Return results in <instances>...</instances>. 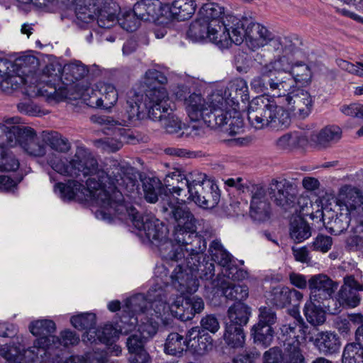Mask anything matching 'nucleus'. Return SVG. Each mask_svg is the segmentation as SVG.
Wrapping results in <instances>:
<instances>
[{
	"instance_id": "ddd939ff",
	"label": "nucleus",
	"mask_w": 363,
	"mask_h": 363,
	"mask_svg": "<svg viewBox=\"0 0 363 363\" xmlns=\"http://www.w3.org/2000/svg\"><path fill=\"white\" fill-rule=\"evenodd\" d=\"M190 179L193 184L189 188L187 200L203 208L216 207L220 199V190L216 182L201 172L193 174Z\"/></svg>"
},
{
	"instance_id": "6e6552de",
	"label": "nucleus",
	"mask_w": 363,
	"mask_h": 363,
	"mask_svg": "<svg viewBox=\"0 0 363 363\" xmlns=\"http://www.w3.org/2000/svg\"><path fill=\"white\" fill-rule=\"evenodd\" d=\"M155 274L157 283L148 290L146 296L138 294L129 300V303L131 311L143 312L152 318H160L165 323V320L172 316V303L167 302L165 291L159 281L167 285L168 282L163 278L167 277L169 271L162 264L156 267Z\"/></svg>"
},
{
	"instance_id": "4c0bfd02",
	"label": "nucleus",
	"mask_w": 363,
	"mask_h": 363,
	"mask_svg": "<svg viewBox=\"0 0 363 363\" xmlns=\"http://www.w3.org/2000/svg\"><path fill=\"white\" fill-rule=\"evenodd\" d=\"M227 315L229 322L226 324H233L234 326L243 328L249 321L251 311L246 304L238 301L229 307Z\"/></svg>"
},
{
	"instance_id": "aec40b11",
	"label": "nucleus",
	"mask_w": 363,
	"mask_h": 363,
	"mask_svg": "<svg viewBox=\"0 0 363 363\" xmlns=\"http://www.w3.org/2000/svg\"><path fill=\"white\" fill-rule=\"evenodd\" d=\"M268 191L276 205L285 209L293 206L296 200V186L286 179H272Z\"/></svg>"
},
{
	"instance_id": "2eb2a0df",
	"label": "nucleus",
	"mask_w": 363,
	"mask_h": 363,
	"mask_svg": "<svg viewBox=\"0 0 363 363\" xmlns=\"http://www.w3.org/2000/svg\"><path fill=\"white\" fill-rule=\"evenodd\" d=\"M35 58L33 56H26L19 58L14 63L0 58V85L2 89H15L18 84H28L30 76L20 77V74H26L27 65H33Z\"/></svg>"
},
{
	"instance_id": "9b49d317",
	"label": "nucleus",
	"mask_w": 363,
	"mask_h": 363,
	"mask_svg": "<svg viewBox=\"0 0 363 363\" xmlns=\"http://www.w3.org/2000/svg\"><path fill=\"white\" fill-rule=\"evenodd\" d=\"M285 62L286 57L282 56L262 65L259 74L255 77L250 82L252 89L257 93L265 94L270 91L277 98L281 93H284V85L286 86L287 84L282 81V74L286 73L289 68Z\"/></svg>"
},
{
	"instance_id": "e2e57ef3",
	"label": "nucleus",
	"mask_w": 363,
	"mask_h": 363,
	"mask_svg": "<svg viewBox=\"0 0 363 363\" xmlns=\"http://www.w3.org/2000/svg\"><path fill=\"white\" fill-rule=\"evenodd\" d=\"M212 347V338L206 333H203L201 337H199L196 341H194L188 349L192 350V352L202 355L207 352Z\"/></svg>"
},
{
	"instance_id": "9d476101",
	"label": "nucleus",
	"mask_w": 363,
	"mask_h": 363,
	"mask_svg": "<svg viewBox=\"0 0 363 363\" xmlns=\"http://www.w3.org/2000/svg\"><path fill=\"white\" fill-rule=\"evenodd\" d=\"M19 123V118L13 117L0 123V131L6 137L2 145L9 147L18 144L26 152L35 157L43 156L45 145L41 143L35 130L30 127L15 125Z\"/></svg>"
},
{
	"instance_id": "0e129e2a",
	"label": "nucleus",
	"mask_w": 363,
	"mask_h": 363,
	"mask_svg": "<svg viewBox=\"0 0 363 363\" xmlns=\"http://www.w3.org/2000/svg\"><path fill=\"white\" fill-rule=\"evenodd\" d=\"M62 2H67L69 4H76V14L79 19L82 20L84 22L89 23L94 18V12L91 11V8L89 7L91 4H89V6L85 5L82 6V0H61Z\"/></svg>"
},
{
	"instance_id": "49530a36",
	"label": "nucleus",
	"mask_w": 363,
	"mask_h": 363,
	"mask_svg": "<svg viewBox=\"0 0 363 363\" xmlns=\"http://www.w3.org/2000/svg\"><path fill=\"white\" fill-rule=\"evenodd\" d=\"M362 297L357 291L347 287H341L337 294L336 300L340 312V306L354 308L358 306L361 302Z\"/></svg>"
},
{
	"instance_id": "338daca9",
	"label": "nucleus",
	"mask_w": 363,
	"mask_h": 363,
	"mask_svg": "<svg viewBox=\"0 0 363 363\" xmlns=\"http://www.w3.org/2000/svg\"><path fill=\"white\" fill-rule=\"evenodd\" d=\"M258 323L272 327L277 322L276 312L269 307L261 306L259 308Z\"/></svg>"
},
{
	"instance_id": "c85d7f7f",
	"label": "nucleus",
	"mask_w": 363,
	"mask_h": 363,
	"mask_svg": "<svg viewBox=\"0 0 363 363\" xmlns=\"http://www.w3.org/2000/svg\"><path fill=\"white\" fill-rule=\"evenodd\" d=\"M271 34L264 26L251 21L247 26L246 43L250 50H257L267 45Z\"/></svg>"
},
{
	"instance_id": "09e8293b",
	"label": "nucleus",
	"mask_w": 363,
	"mask_h": 363,
	"mask_svg": "<svg viewBox=\"0 0 363 363\" xmlns=\"http://www.w3.org/2000/svg\"><path fill=\"white\" fill-rule=\"evenodd\" d=\"M188 347L183 336L177 333H170L164 344V352L170 355L181 354Z\"/></svg>"
},
{
	"instance_id": "dca6fc26",
	"label": "nucleus",
	"mask_w": 363,
	"mask_h": 363,
	"mask_svg": "<svg viewBox=\"0 0 363 363\" xmlns=\"http://www.w3.org/2000/svg\"><path fill=\"white\" fill-rule=\"evenodd\" d=\"M281 93L278 96L279 104L288 111H292L299 118H305L311 113L313 100L310 93L300 86Z\"/></svg>"
},
{
	"instance_id": "4468645a",
	"label": "nucleus",
	"mask_w": 363,
	"mask_h": 363,
	"mask_svg": "<svg viewBox=\"0 0 363 363\" xmlns=\"http://www.w3.org/2000/svg\"><path fill=\"white\" fill-rule=\"evenodd\" d=\"M337 286V283L327 275L323 274L313 275L308 279L309 300L318 302V304L324 306L330 313H337V303L333 298Z\"/></svg>"
},
{
	"instance_id": "6e6d98bb",
	"label": "nucleus",
	"mask_w": 363,
	"mask_h": 363,
	"mask_svg": "<svg viewBox=\"0 0 363 363\" xmlns=\"http://www.w3.org/2000/svg\"><path fill=\"white\" fill-rule=\"evenodd\" d=\"M303 140V138L298 133H286L276 140L275 145L278 150L290 151Z\"/></svg>"
},
{
	"instance_id": "f3484780",
	"label": "nucleus",
	"mask_w": 363,
	"mask_h": 363,
	"mask_svg": "<svg viewBox=\"0 0 363 363\" xmlns=\"http://www.w3.org/2000/svg\"><path fill=\"white\" fill-rule=\"evenodd\" d=\"M226 22L218 33V48L225 49L232 43L240 45L244 38H247V26L250 23L247 19L242 21L233 15L225 16Z\"/></svg>"
},
{
	"instance_id": "052dcab7",
	"label": "nucleus",
	"mask_w": 363,
	"mask_h": 363,
	"mask_svg": "<svg viewBox=\"0 0 363 363\" xmlns=\"http://www.w3.org/2000/svg\"><path fill=\"white\" fill-rule=\"evenodd\" d=\"M290 235L297 242H301L311 235V228L305 222L292 223Z\"/></svg>"
},
{
	"instance_id": "603ef678",
	"label": "nucleus",
	"mask_w": 363,
	"mask_h": 363,
	"mask_svg": "<svg viewBox=\"0 0 363 363\" xmlns=\"http://www.w3.org/2000/svg\"><path fill=\"white\" fill-rule=\"evenodd\" d=\"M286 345L283 363H304L305 357L300 349L299 340H293Z\"/></svg>"
},
{
	"instance_id": "7c9ffc66",
	"label": "nucleus",
	"mask_w": 363,
	"mask_h": 363,
	"mask_svg": "<svg viewBox=\"0 0 363 363\" xmlns=\"http://www.w3.org/2000/svg\"><path fill=\"white\" fill-rule=\"evenodd\" d=\"M200 9L201 18L208 21L210 25L213 26L218 30L225 29L223 27L226 19L224 20L225 9L218 3L212 2L211 0H207Z\"/></svg>"
},
{
	"instance_id": "69168bd1",
	"label": "nucleus",
	"mask_w": 363,
	"mask_h": 363,
	"mask_svg": "<svg viewBox=\"0 0 363 363\" xmlns=\"http://www.w3.org/2000/svg\"><path fill=\"white\" fill-rule=\"evenodd\" d=\"M239 109L233 110L230 107L228 106V119H227V124L229 121V126H230V132L231 133H238L240 132V130L243 127V121L242 118L240 116ZM225 123L223 125H224Z\"/></svg>"
},
{
	"instance_id": "bb28decb",
	"label": "nucleus",
	"mask_w": 363,
	"mask_h": 363,
	"mask_svg": "<svg viewBox=\"0 0 363 363\" xmlns=\"http://www.w3.org/2000/svg\"><path fill=\"white\" fill-rule=\"evenodd\" d=\"M199 171L194 170L188 174L179 169H174L173 172L168 173L164 179V184L166 189H167L172 194H176L179 196H182L185 192V188L187 189V192L193 183L190 182V177L193 174L199 173Z\"/></svg>"
},
{
	"instance_id": "680f3d73",
	"label": "nucleus",
	"mask_w": 363,
	"mask_h": 363,
	"mask_svg": "<svg viewBox=\"0 0 363 363\" xmlns=\"http://www.w3.org/2000/svg\"><path fill=\"white\" fill-rule=\"evenodd\" d=\"M222 274L233 281H241L247 277V272L239 268L233 262L232 259L225 266H222Z\"/></svg>"
},
{
	"instance_id": "473e14b6",
	"label": "nucleus",
	"mask_w": 363,
	"mask_h": 363,
	"mask_svg": "<svg viewBox=\"0 0 363 363\" xmlns=\"http://www.w3.org/2000/svg\"><path fill=\"white\" fill-rule=\"evenodd\" d=\"M169 10V18L179 21L189 20L194 14L196 4L194 0H174L171 4L165 6Z\"/></svg>"
},
{
	"instance_id": "58836bf2",
	"label": "nucleus",
	"mask_w": 363,
	"mask_h": 363,
	"mask_svg": "<svg viewBox=\"0 0 363 363\" xmlns=\"http://www.w3.org/2000/svg\"><path fill=\"white\" fill-rule=\"evenodd\" d=\"M124 129H118L114 131V137H106L104 138L93 140L94 145L105 152H116L120 150L123 143L126 140V136L123 134Z\"/></svg>"
},
{
	"instance_id": "13d9d810",
	"label": "nucleus",
	"mask_w": 363,
	"mask_h": 363,
	"mask_svg": "<svg viewBox=\"0 0 363 363\" xmlns=\"http://www.w3.org/2000/svg\"><path fill=\"white\" fill-rule=\"evenodd\" d=\"M19 165L18 160L13 154L7 152L4 147H0V171L14 172Z\"/></svg>"
},
{
	"instance_id": "f257e3e1",
	"label": "nucleus",
	"mask_w": 363,
	"mask_h": 363,
	"mask_svg": "<svg viewBox=\"0 0 363 363\" xmlns=\"http://www.w3.org/2000/svg\"><path fill=\"white\" fill-rule=\"evenodd\" d=\"M48 164L56 172L66 177L79 178L90 176L86 185L69 179L66 183L58 182L54 191L63 200L91 201L101 209L96 213L102 219V212H108L113 205L114 194L121 189L130 194L138 191L139 183L134 169L128 166L115 165L111 173L99 169L97 160L88 149L77 146L75 153L69 160H50Z\"/></svg>"
},
{
	"instance_id": "5fc2aeb1",
	"label": "nucleus",
	"mask_w": 363,
	"mask_h": 363,
	"mask_svg": "<svg viewBox=\"0 0 363 363\" xmlns=\"http://www.w3.org/2000/svg\"><path fill=\"white\" fill-rule=\"evenodd\" d=\"M96 342L112 345L118 337L119 330L112 324H106L100 329L95 328Z\"/></svg>"
},
{
	"instance_id": "4d7b16f0",
	"label": "nucleus",
	"mask_w": 363,
	"mask_h": 363,
	"mask_svg": "<svg viewBox=\"0 0 363 363\" xmlns=\"http://www.w3.org/2000/svg\"><path fill=\"white\" fill-rule=\"evenodd\" d=\"M82 99L89 107L104 108L102 96L99 89L96 87V84L94 87L86 89L82 94Z\"/></svg>"
},
{
	"instance_id": "de8ad7c7",
	"label": "nucleus",
	"mask_w": 363,
	"mask_h": 363,
	"mask_svg": "<svg viewBox=\"0 0 363 363\" xmlns=\"http://www.w3.org/2000/svg\"><path fill=\"white\" fill-rule=\"evenodd\" d=\"M252 335L255 343L264 347L269 346L274 338V330L269 325L257 323L252 328Z\"/></svg>"
},
{
	"instance_id": "72a5a7b5",
	"label": "nucleus",
	"mask_w": 363,
	"mask_h": 363,
	"mask_svg": "<svg viewBox=\"0 0 363 363\" xmlns=\"http://www.w3.org/2000/svg\"><path fill=\"white\" fill-rule=\"evenodd\" d=\"M220 279V274H218L216 279L211 280V284L213 287L220 288L226 298L240 301L248 296V287L246 285L233 284Z\"/></svg>"
},
{
	"instance_id": "412c9836",
	"label": "nucleus",
	"mask_w": 363,
	"mask_h": 363,
	"mask_svg": "<svg viewBox=\"0 0 363 363\" xmlns=\"http://www.w3.org/2000/svg\"><path fill=\"white\" fill-rule=\"evenodd\" d=\"M139 20L133 11H127L118 18L115 12L106 9L100 10L96 18L97 24L101 28H111L118 23L123 29L128 32H133L138 28Z\"/></svg>"
},
{
	"instance_id": "c756f323",
	"label": "nucleus",
	"mask_w": 363,
	"mask_h": 363,
	"mask_svg": "<svg viewBox=\"0 0 363 363\" xmlns=\"http://www.w3.org/2000/svg\"><path fill=\"white\" fill-rule=\"evenodd\" d=\"M330 213H322L324 222L328 219L327 228L335 235H338L346 230L351 224L353 216L347 211L337 207L335 216H330Z\"/></svg>"
},
{
	"instance_id": "cd10ccee",
	"label": "nucleus",
	"mask_w": 363,
	"mask_h": 363,
	"mask_svg": "<svg viewBox=\"0 0 363 363\" xmlns=\"http://www.w3.org/2000/svg\"><path fill=\"white\" fill-rule=\"evenodd\" d=\"M306 337L313 343L320 353L325 355L337 352L340 347L339 337L333 333L318 332L314 335Z\"/></svg>"
},
{
	"instance_id": "0eeeda50",
	"label": "nucleus",
	"mask_w": 363,
	"mask_h": 363,
	"mask_svg": "<svg viewBox=\"0 0 363 363\" xmlns=\"http://www.w3.org/2000/svg\"><path fill=\"white\" fill-rule=\"evenodd\" d=\"M30 333L35 336H40L34 342L33 346L27 350L13 346L4 345L0 347V355L4 357L8 363H19L22 360L21 357L23 355L22 352L25 354L30 352L33 357H30L32 361L43 359L46 355L48 351L52 345H55L60 344L59 337L51 334L55 331L56 326L54 321L51 320H38L32 322L29 325Z\"/></svg>"
},
{
	"instance_id": "393cba45",
	"label": "nucleus",
	"mask_w": 363,
	"mask_h": 363,
	"mask_svg": "<svg viewBox=\"0 0 363 363\" xmlns=\"http://www.w3.org/2000/svg\"><path fill=\"white\" fill-rule=\"evenodd\" d=\"M165 9L160 0H140L134 4L133 12L141 21L157 22Z\"/></svg>"
},
{
	"instance_id": "7ed1b4c3",
	"label": "nucleus",
	"mask_w": 363,
	"mask_h": 363,
	"mask_svg": "<svg viewBox=\"0 0 363 363\" xmlns=\"http://www.w3.org/2000/svg\"><path fill=\"white\" fill-rule=\"evenodd\" d=\"M239 100H249L247 82L236 78L231 82L228 91H217L208 96L193 93L184 98V105L189 118L193 121H203L208 127L215 129L227 123L228 106L239 109Z\"/></svg>"
},
{
	"instance_id": "4be33fe9",
	"label": "nucleus",
	"mask_w": 363,
	"mask_h": 363,
	"mask_svg": "<svg viewBox=\"0 0 363 363\" xmlns=\"http://www.w3.org/2000/svg\"><path fill=\"white\" fill-rule=\"evenodd\" d=\"M284 63L289 65L286 73L282 74V81L287 84L286 86L284 85L285 91L294 86L308 85L311 82L312 72L308 65L303 62L290 65L286 58Z\"/></svg>"
},
{
	"instance_id": "8fccbe9b",
	"label": "nucleus",
	"mask_w": 363,
	"mask_h": 363,
	"mask_svg": "<svg viewBox=\"0 0 363 363\" xmlns=\"http://www.w3.org/2000/svg\"><path fill=\"white\" fill-rule=\"evenodd\" d=\"M106 352L96 350L87 352L84 356H71L64 363H105Z\"/></svg>"
},
{
	"instance_id": "39448f33",
	"label": "nucleus",
	"mask_w": 363,
	"mask_h": 363,
	"mask_svg": "<svg viewBox=\"0 0 363 363\" xmlns=\"http://www.w3.org/2000/svg\"><path fill=\"white\" fill-rule=\"evenodd\" d=\"M113 196V205L109 208L108 212H102V220L110 221L113 217L121 218V216L127 215L135 228L140 232H143L150 242L160 244V251L162 258L171 260L162 255V252L167 254L172 250L166 246V244L169 242L167 240V228L154 216L140 214L135 208L128 206L124 201L121 190L116 191Z\"/></svg>"
},
{
	"instance_id": "774afa93",
	"label": "nucleus",
	"mask_w": 363,
	"mask_h": 363,
	"mask_svg": "<svg viewBox=\"0 0 363 363\" xmlns=\"http://www.w3.org/2000/svg\"><path fill=\"white\" fill-rule=\"evenodd\" d=\"M333 245V239L331 237L324 235H318L311 243V247L314 251L328 252Z\"/></svg>"
},
{
	"instance_id": "5701e85b",
	"label": "nucleus",
	"mask_w": 363,
	"mask_h": 363,
	"mask_svg": "<svg viewBox=\"0 0 363 363\" xmlns=\"http://www.w3.org/2000/svg\"><path fill=\"white\" fill-rule=\"evenodd\" d=\"M59 77L57 74L47 76L43 73L39 82H36L35 87L38 95L46 99L48 102H59L67 98V91L61 87L57 88V82Z\"/></svg>"
},
{
	"instance_id": "1a4fd4ad",
	"label": "nucleus",
	"mask_w": 363,
	"mask_h": 363,
	"mask_svg": "<svg viewBox=\"0 0 363 363\" xmlns=\"http://www.w3.org/2000/svg\"><path fill=\"white\" fill-rule=\"evenodd\" d=\"M269 96L263 94L253 99L249 104L247 118L250 125L257 130L270 128L284 130L291 123L288 109Z\"/></svg>"
},
{
	"instance_id": "bf43d9fd",
	"label": "nucleus",
	"mask_w": 363,
	"mask_h": 363,
	"mask_svg": "<svg viewBox=\"0 0 363 363\" xmlns=\"http://www.w3.org/2000/svg\"><path fill=\"white\" fill-rule=\"evenodd\" d=\"M46 143L52 150L59 152L66 153L71 149L68 139L57 133L50 134L47 137Z\"/></svg>"
},
{
	"instance_id": "864d4df0",
	"label": "nucleus",
	"mask_w": 363,
	"mask_h": 363,
	"mask_svg": "<svg viewBox=\"0 0 363 363\" xmlns=\"http://www.w3.org/2000/svg\"><path fill=\"white\" fill-rule=\"evenodd\" d=\"M350 236L347 243L350 247H357L363 245V220L359 217H353L350 224Z\"/></svg>"
},
{
	"instance_id": "79ce46f5",
	"label": "nucleus",
	"mask_w": 363,
	"mask_h": 363,
	"mask_svg": "<svg viewBox=\"0 0 363 363\" xmlns=\"http://www.w3.org/2000/svg\"><path fill=\"white\" fill-rule=\"evenodd\" d=\"M179 292L182 296L177 297L176 300L172 303V316L177 318L182 321L191 320L196 313L191 307L186 298L183 296L189 293L182 294L180 291ZM189 294H191V293Z\"/></svg>"
},
{
	"instance_id": "6ab92c4d",
	"label": "nucleus",
	"mask_w": 363,
	"mask_h": 363,
	"mask_svg": "<svg viewBox=\"0 0 363 363\" xmlns=\"http://www.w3.org/2000/svg\"><path fill=\"white\" fill-rule=\"evenodd\" d=\"M337 207L347 211L353 217L363 216V193L351 185L342 186L336 197Z\"/></svg>"
},
{
	"instance_id": "c9c22d12",
	"label": "nucleus",
	"mask_w": 363,
	"mask_h": 363,
	"mask_svg": "<svg viewBox=\"0 0 363 363\" xmlns=\"http://www.w3.org/2000/svg\"><path fill=\"white\" fill-rule=\"evenodd\" d=\"M167 82V79L166 76L160 71H158L155 69H148L145 72V84L147 85V86L149 88L148 90L145 91V94H142L140 92H137L135 90H130L128 93V99H129V95L131 91H135L138 95L143 96V101H140L138 102L139 104H146L148 102L149 99L147 98V94L152 90H165L166 89L163 87H157L158 86H161L162 84H164Z\"/></svg>"
},
{
	"instance_id": "f03ea898",
	"label": "nucleus",
	"mask_w": 363,
	"mask_h": 363,
	"mask_svg": "<svg viewBox=\"0 0 363 363\" xmlns=\"http://www.w3.org/2000/svg\"><path fill=\"white\" fill-rule=\"evenodd\" d=\"M167 203L162 208L175 224L174 238L177 245L168 242L166 246L171 248L169 253L162 252L167 259L178 262L186 257V265L191 270L199 272L201 278L209 279L213 275V265L205 260L201 262V256L196 252L206 249V241L196 233V220L186 206L177 205V199H171L165 195Z\"/></svg>"
},
{
	"instance_id": "f704fd0d",
	"label": "nucleus",
	"mask_w": 363,
	"mask_h": 363,
	"mask_svg": "<svg viewBox=\"0 0 363 363\" xmlns=\"http://www.w3.org/2000/svg\"><path fill=\"white\" fill-rule=\"evenodd\" d=\"M355 337V342L345 347L342 363H363V327L356 332Z\"/></svg>"
},
{
	"instance_id": "a19ab883",
	"label": "nucleus",
	"mask_w": 363,
	"mask_h": 363,
	"mask_svg": "<svg viewBox=\"0 0 363 363\" xmlns=\"http://www.w3.org/2000/svg\"><path fill=\"white\" fill-rule=\"evenodd\" d=\"M143 189L145 199L150 203H156L159 196L166 191L161 181L156 177L145 178L143 181Z\"/></svg>"
},
{
	"instance_id": "a211bd4d",
	"label": "nucleus",
	"mask_w": 363,
	"mask_h": 363,
	"mask_svg": "<svg viewBox=\"0 0 363 363\" xmlns=\"http://www.w3.org/2000/svg\"><path fill=\"white\" fill-rule=\"evenodd\" d=\"M132 312L133 314L129 317H122L121 322L123 325H119L121 333H127L137 325L136 333L140 336L146 340L152 337L158 329V323L155 318H149L143 312L133 311Z\"/></svg>"
},
{
	"instance_id": "423d86ee",
	"label": "nucleus",
	"mask_w": 363,
	"mask_h": 363,
	"mask_svg": "<svg viewBox=\"0 0 363 363\" xmlns=\"http://www.w3.org/2000/svg\"><path fill=\"white\" fill-rule=\"evenodd\" d=\"M203 251L205 250L197 252L199 256H201L200 258L201 262H203V258H205V260L212 263L213 265V275L209 279H204L200 277L201 274L199 272L191 270L186 265L187 254H185L184 261L177 265L170 276L171 284L177 291H180L182 294L196 292L199 286V279L204 281L213 279L215 265L213 262H217L222 267L226 265L232 259L231 255L223 248L220 242L216 240L211 242L208 249L211 260L202 254Z\"/></svg>"
},
{
	"instance_id": "20e7f679",
	"label": "nucleus",
	"mask_w": 363,
	"mask_h": 363,
	"mask_svg": "<svg viewBox=\"0 0 363 363\" xmlns=\"http://www.w3.org/2000/svg\"><path fill=\"white\" fill-rule=\"evenodd\" d=\"M149 101L139 104L143 96L131 91L127 101L126 113L128 120H143L147 117L159 121L166 132L169 134L179 133L182 128V121L174 113L168 94L165 90H152L147 95Z\"/></svg>"
},
{
	"instance_id": "a878e982",
	"label": "nucleus",
	"mask_w": 363,
	"mask_h": 363,
	"mask_svg": "<svg viewBox=\"0 0 363 363\" xmlns=\"http://www.w3.org/2000/svg\"><path fill=\"white\" fill-rule=\"evenodd\" d=\"M218 30L208 21L200 18L192 22L187 31V36L194 42H199L208 38L211 42L218 47Z\"/></svg>"
},
{
	"instance_id": "e433bc0d",
	"label": "nucleus",
	"mask_w": 363,
	"mask_h": 363,
	"mask_svg": "<svg viewBox=\"0 0 363 363\" xmlns=\"http://www.w3.org/2000/svg\"><path fill=\"white\" fill-rule=\"evenodd\" d=\"M342 137V130L337 125H328L311 136V140L321 147H328L338 142Z\"/></svg>"
},
{
	"instance_id": "ea45409f",
	"label": "nucleus",
	"mask_w": 363,
	"mask_h": 363,
	"mask_svg": "<svg viewBox=\"0 0 363 363\" xmlns=\"http://www.w3.org/2000/svg\"><path fill=\"white\" fill-rule=\"evenodd\" d=\"M307 327L305 326V323L301 316L294 318L293 321L283 325L281 328V331L283 336H285L284 340V344L290 343L293 340H299L300 336L306 335Z\"/></svg>"
},
{
	"instance_id": "f8f14e48",
	"label": "nucleus",
	"mask_w": 363,
	"mask_h": 363,
	"mask_svg": "<svg viewBox=\"0 0 363 363\" xmlns=\"http://www.w3.org/2000/svg\"><path fill=\"white\" fill-rule=\"evenodd\" d=\"M230 187H234L241 193H250L251 195V218L257 221H264L269 218L270 204L268 202L264 188L259 184L243 182L241 177L228 178L224 182Z\"/></svg>"
},
{
	"instance_id": "c03bdc74",
	"label": "nucleus",
	"mask_w": 363,
	"mask_h": 363,
	"mask_svg": "<svg viewBox=\"0 0 363 363\" xmlns=\"http://www.w3.org/2000/svg\"><path fill=\"white\" fill-rule=\"evenodd\" d=\"M324 306L318 304V302L309 300L304 306L303 312L306 320L313 325H320L325 321V312Z\"/></svg>"
},
{
	"instance_id": "b1692460",
	"label": "nucleus",
	"mask_w": 363,
	"mask_h": 363,
	"mask_svg": "<svg viewBox=\"0 0 363 363\" xmlns=\"http://www.w3.org/2000/svg\"><path fill=\"white\" fill-rule=\"evenodd\" d=\"M267 298L269 303L283 308L290 304L297 305L302 300L303 294L294 289L279 286L269 291Z\"/></svg>"
},
{
	"instance_id": "3c124183",
	"label": "nucleus",
	"mask_w": 363,
	"mask_h": 363,
	"mask_svg": "<svg viewBox=\"0 0 363 363\" xmlns=\"http://www.w3.org/2000/svg\"><path fill=\"white\" fill-rule=\"evenodd\" d=\"M96 87L101 91V96L104 102V108L108 109L112 107L118 101V91L116 87L109 83L99 82L96 83Z\"/></svg>"
},
{
	"instance_id": "37998d69",
	"label": "nucleus",
	"mask_w": 363,
	"mask_h": 363,
	"mask_svg": "<svg viewBox=\"0 0 363 363\" xmlns=\"http://www.w3.org/2000/svg\"><path fill=\"white\" fill-rule=\"evenodd\" d=\"M223 340L225 344L232 348L242 347L245 341L243 328L225 324Z\"/></svg>"
},
{
	"instance_id": "2f4dec72",
	"label": "nucleus",
	"mask_w": 363,
	"mask_h": 363,
	"mask_svg": "<svg viewBox=\"0 0 363 363\" xmlns=\"http://www.w3.org/2000/svg\"><path fill=\"white\" fill-rule=\"evenodd\" d=\"M71 323L74 328L79 330H85L83 335L84 340L94 343L96 342L95 325L96 315L92 313H84L71 318Z\"/></svg>"
},
{
	"instance_id": "a18cd8bd",
	"label": "nucleus",
	"mask_w": 363,
	"mask_h": 363,
	"mask_svg": "<svg viewBox=\"0 0 363 363\" xmlns=\"http://www.w3.org/2000/svg\"><path fill=\"white\" fill-rule=\"evenodd\" d=\"M273 51L278 53H293L296 48V44L289 37L276 35L272 33L267 41V45Z\"/></svg>"
}]
</instances>
